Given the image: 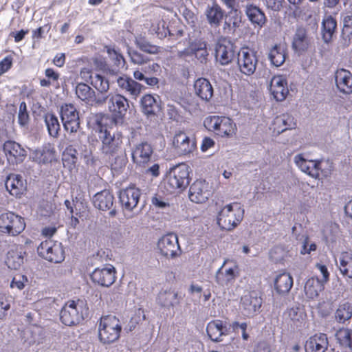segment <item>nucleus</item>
I'll return each mask as SVG.
<instances>
[{"label":"nucleus","instance_id":"obj_1","mask_svg":"<svg viewBox=\"0 0 352 352\" xmlns=\"http://www.w3.org/2000/svg\"><path fill=\"white\" fill-rule=\"evenodd\" d=\"M60 115L64 129L67 133V140L77 144L82 135L80 131V122L78 111L74 104L66 103L60 107Z\"/></svg>","mask_w":352,"mask_h":352},{"label":"nucleus","instance_id":"obj_2","mask_svg":"<svg viewBox=\"0 0 352 352\" xmlns=\"http://www.w3.org/2000/svg\"><path fill=\"white\" fill-rule=\"evenodd\" d=\"M244 209L239 203L227 204L218 212L217 222L219 226L226 230H232L242 221Z\"/></svg>","mask_w":352,"mask_h":352},{"label":"nucleus","instance_id":"obj_3","mask_svg":"<svg viewBox=\"0 0 352 352\" xmlns=\"http://www.w3.org/2000/svg\"><path fill=\"white\" fill-rule=\"evenodd\" d=\"M190 168L186 164H178L170 168L164 179V188L170 193L185 189L190 183Z\"/></svg>","mask_w":352,"mask_h":352},{"label":"nucleus","instance_id":"obj_4","mask_svg":"<svg viewBox=\"0 0 352 352\" xmlns=\"http://www.w3.org/2000/svg\"><path fill=\"white\" fill-rule=\"evenodd\" d=\"M86 302L78 299L69 300L60 312L61 322L67 326H74L81 322L87 313Z\"/></svg>","mask_w":352,"mask_h":352},{"label":"nucleus","instance_id":"obj_5","mask_svg":"<svg viewBox=\"0 0 352 352\" xmlns=\"http://www.w3.org/2000/svg\"><path fill=\"white\" fill-rule=\"evenodd\" d=\"M122 325L114 316H105L100 318L98 327V338L104 344H110L117 341L120 336Z\"/></svg>","mask_w":352,"mask_h":352},{"label":"nucleus","instance_id":"obj_6","mask_svg":"<svg viewBox=\"0 0 352 352\" xmlns=\"http://www.w3.org/2000/svg\"><path fill=\"white\" fill-rule=\"evenodd\" d=\"M99 138L102 142L100 150L108 157H113L122 151V136L117 133L111 135L107 130H100Z\"/></svg>","mask_w":352,"mask_h":352},{"label":"nucleus","instance_id":"obj_7","mask_svg":"<svg viewBox=\"0 0 352 352\" xmlns=\"http://www.w3.org/2000/svg\"><path fill=\"white\" fill-rule=\"evenodd\" d=\"M25 228V223L21 216L9 212L0 215V232L16 236Z\"/></svg>","mask_w":352,"mask_h":352},{"label":"nucleus","instance_id":"obj_8","mask_svg":"<svg viewBox=\"0 0 352 352\" xmlns=\"http://www.w3.org/2000/svg\"><path fill=\"white\" fill-rule=\"evenodd\" d=\"M38 254L45 259L54 263H61L65 259V251L60 243L46 240L37 248Z\"/></svg>","mask_w":352,"mask_h":352},{"label":"nucleus","instance_id":"obj_9","mask_svg":"<svg viewBox=\"0 0 352 352\" xmlns=\"http://www.w3.org/2000/svg\"><path fill=\"white\" fill-rule=\"evenodd\" d=\"M157 249L161 255L167 258H175L182 252L177 236L173 233L167 234L160 239Z\"/></svg>","mask_w":352,"mask_h":352},{"label":"nucleus","instance_id":"obj_10","mask_svg":"<svg viewBox=\"0 0 352 352\" xmlns=\"http://www.w3.org/2000/svg\"><path fill=\"white\" fill-rule=\"evenodd\" d=\"M235 47L229 40L220 39L215 46V58L221 65L230 64L235 57Z\"/></svg>","mask_w":352,"mask_h":352},{"label":"nucleus","instance_id":"obj_11","mask_svg":"<svg viewBox=\"0 0 352 352\" xmlns=\"http://www.w3.org/2000/svg\"><path fill=\"white\" fill-rule=\"evenodd\" d=\"M116 268L111 265H107L96 268L91 274V278L94 283L108 287L116 281Z\"/></svg>","mask_w":352,"mask_h":352},{"label":"nucleus","instance_id":"obj_12","mask_svg":"<svg viewBox=\"0 0 352 352\" xmlns=\"http://www.w3.org/2000/svg\"><path fill=\"white\" fill-rule=\"evenodd\" d=\"M258 59L256 53L248 49H243L238 54L237 64L240 72L245 75L250 76L256 70Z\"/></svg>","mask_w":352,"mask_h":352},{"label":"nucleus","instance_id":"obj_13","mask_svg":"<svg viewBox=\"0 0 352 352\" xmlns=\"http://www.w3.org/2000/svg\"><path fill=\"white\" fill-rule=\"evenodd\" d=\"M94 206L102 211L109 210V215L114 217L117 214V210L114 206V197L108 190L97 192L93 198Z\"/></svg>","mask_w":352,"mask_h":352},{"label":"nucleus","instance_id":"obj_14","mask_svg":"<svg viewBox=\"0 0 352 352\" xmlns=\"http://www.w3.org/2000/svg\"><path fill=\"white\" fill-rule=\"evenodd\" d=\"M294 160L302 172L313 177L317 178L319 176V171L323 173L325 176L330 173L329 171H324L322 169V162L321 161L307 160L302 154L296 155Z\"/></svg>","mask_w":352,"mask_h":352},{"label":"nucleus","instance_id":"obj_15","mask_svg":"<svg viewBox=\"0 0 352 352\" xmlns=\"http://www.w3.org/2000/svg\"><path fill=\"white\" fill-rule=\"evenodd\" d=\"M173 146L179 155H187L195 150L196 144L192 137L179 131L173 136Z\"/></svg>","mask_w":352,"mask_h":352},{"label":"nucleus","instance_id":"obj_16","mask_svg":"<svg viewBox=\"0 0 352 352\" xmlns=\"http://www.w3.org/2000/svg\"><path fill=\"white\" fill-rule=\"evenodd\" d=\"M189 199L196 204L206 202L210 196L208 184L205 180L198 179L190 186Z\"/></svg>","mask_w":352,"mask_h":352},{"label":"nucleus","instance_id":"obj_17","mask_svg":"<svg viewBox=\"0 0 352 352\" xmlns=\"http://www.w3.org/2000/svg\"><path fill=\"white\" fill-rule=\"evenodd\" d=\"M140 195L141 192L139 188L129 186L120 191V202L124 210L131 211L137 206Z\"/></svg>","mask_w":352,"mask_h":352},{"label":"nucleus","instance_id":"obj_18","mask_svg":"<svg viewBox=\"0 0 352 352\" xmlns=\"http://www.w3.org/2000/svg\"><path fill=\"white\" fill-rule=\"evenodd\" d=\"M153 148L150 144L144 142L138 144L132 152V160L139 166L145 167L151 162Z\"/></svg>","mask_w":352,"mask_h":352},{"label":"nucleus","instance_id":"obj_19","mask_svg":"<svg viewBox=\"0 0 352 352\" xmlns=\"http://www.w3.org/2000/svg\"><path fill=\"white\" fill-rule=\"evenodd\" d=\"M262 305V299L257 292L253 291L245 294L241 299L243 314L247 317L253 316Z\"/></svg>","mask_w":352,"mask_h":352},{"label":"nucleus","instance_id":"obj_20","mask_svg":"<svg viewBox=\"0 0 352 352\" xmlns=\"http://www.w3.org/2000/svg\"><path fill=\"white\" fill-rule=\"evenodd\" d=\"M107 105L114 119H122L129 107L128 100L120 94L111 95L108 100Z\"/></svg>","mask_w":352,"mask_h":352},{"label":"nucleus","instance_id":"obj_21","mask_svg":"<svg viewBox=\"0 0 352 352\" xmlns=\"http://www.w3.org/2000/svg\"><path fill=\"white\" fill-rule=\"evenodd\" d=\"M311 44V38L308 36L307 30L302 26L297 27L292 42V47L295 52L301 54L306 52Z\"/></svg>","mask_w":352,"mask_h":352},{"label":"nucleus","instance_id":"obj_22","mask_svg":"<svg viewBox=\"0 0 352 352\" xmlns=\"http://www.w3.org/2000/svg\"><path fill=\"white\" fill-rule=\"evenodd\" d=\"M3 152L10 163L22 162L26 156V151L21 145L14 141H7L3 146Z\"/></svg>","mask_w":352,"mask_h":352},{"label":"nucleus","instance_id":"obj_23","mask_svg":"<svg viewBox=\"0 0 352 352\" xmlns=\"http://www.w3.org/2000/svg\"><path fill=\"white\" fill-rule=\"evenodd\" d=\"M118 87L131 98L136 99L142 92L144 86L128 76H120L117 79Z\"/></svg>","mask_w":352,"mask_h":352},{"label":"nucleus","instance_id":"obj_24","mask_svg":"<svg viewBox=\"0 0 352 352\" xmlns=\"http://www.w3.org/2000/svg\"><path fill=\"white\" fill-rule=\"evenodd\" d=\"M329 346L327 336L319 333L309 337L305 344L306 352H325Z\"/></svg>","mask_w":352,"mask_h":352},{"label":"nucleus","instance_id":"obj_25","mask_svg":"<svg viewBox=\"0 0 352 352\" xmlns=\"http://www.w3.org/2000/svg\"><path fill=\"white\" fill-rule=\"evenodd\" d=\"M286 80L281 76H274L269 85L270 93L277 101H283L289 93Z\"/></svg>","mask_w":352,"mask_h":352},{"label":"nucleus","instance_id":"obj_26","mask_svg":"<svg viewBox=\"0 0 352 352\" xmlns=\"http://www.w3.org/2000/svg\"><path fill=\"white\" fill-rule=\"evenodd\" d=\"M338 89L344 94H352V74L344 69H338L335 74Z\"/></svg>","mask_w":352,"mask_h":352},{"label":"nucleus","instance_id":"obj_27","mask_svg":"<svg viewBox=\"0 0 352 352\" xmlns=\"http://www.w3.org/2000/svg\"><path fill=\"white\" fill-rule=\"evenodd\" d=\"M337 31V21L331 15L326 16L321 23L322 39L324 43L329 44Z\"/></svg>","mask_w":352,"mask_h":352},{"label":"nucleus","instance_id":"obj_28","mask_svg":"<svg viewBox=\"0 0 352 352\" xmlns=\"http://www.w3.org/2000/svg\"><path fill=\"white\" fill-rule=\"evenodd\" d=\"M224 11L216 2L208 5L204 14L209 25L212 28H217L224 16Z\"/></svg>","mask_w":352,"mask_h":352},{"label":"nucleus","instance_id":"obj_29","mask_svg":"<svg viewBox=\"0 0 352 352\" xmlns=\"http://www.w3.org/2000/svg\"><path fill=\"white\" fill-rule=\"evenodd\" d=\"M245 14L255 28L258 27V28H261L267 22V18L264 12L255 5H247L245 8Z\"/></svg>","mask_w":352,"mask_h":352},{"label":"nucleus","instance_id":"obj_30","mask_svg":"<svg viewBox=\"0 0 352 352\" xmlns=\"http://www.w3.org/2000/svg\"><path fill=\"white\" fill-rule=\"evenodd\" d=\"M142 111L147 116H154L160 111V97L151 94L144 95L140 100Z\"/></svg>","mask_w":352,"mask_h":352},{"label":"nucleus","instance_id":"obj_31","mask_svg":"<svg viewBox=\"0 0 352 352\" xmlns=\"http://www.w3.org/2000/svg\"><path fill=\"white\" fill-rule=\"evenodd\" d=\"M206 332L212 342H219L222 340L221 336L228 334V329L223 326L221 320H215L208 323Z\"/></svg>","mask_w":352,"mask_h":352},{"label":"nucleus","instance_id":"obj_32","mask_svg":"<svg viewBox=\"0 0 352 352\" xmlns=\"http://www.w3.org/2000/svg\"><path fill=\"white\" fill-rule=\"evenodd\" d=\"M194 89L196 95L203 100L209 101L213 96V87L206 78H198L195 82Z\"/></svg>","mask_w":352,"mask_h":352},{"label":"nucleus","instance_id":"obj_33","mask_svg":"<svg viewBox=\"0 0 352 352\" xmlns=\"http://www.w3.org/2000/svg\"><path fill=\"white\" fill-rule=\"evenodd\" d=\"M5 186L11 195L17 196L25 190V185L20 175L10 174L5 182Z\"/></svg>","mask_w":352,"mask_h":352},{"label":"nucleus","instance_id":"obj_34","mask_svg":"<svg viewBox=\"0 0 352 352\" xmlns=\"http://www.w3.org/2000/svg\"><path fill=\"white\" fill-rule=\"evenodd\" d=\"M342 29L340 34V43L343 47H349L352 42V15L342 16Z\"/></svg>","mask_w":352,"mask_h":352},{"label":"nucleus","instance_id":"obj_35","mask_svg":"<svg viewBox=\"0 0 352 352\" xmlns=\"http://www.w3.org/2000/svg\"><path fill=\"white\" fill-rule=\"evenodd\" d=\"M227 263V261H225L221 267L217 270L216 273V281L219 285H223L228 283L234 280L236 278V272L237 270V266L234 264L232 266L225 270L223 272V268Z\"/></svg>","mask_w":352,"mask_h":352},{"label":"nucleus","instance_id":"obj_36","mask_svg":"<svg viewBox=\"0 0 352 352\" xmlns=\"http://www.w3.org/2000/svg\"><path fill=\"white\" fill-rule=\"evenodd\" d=\"M275 129L278 133H283L287 130L295 129L296 122L294 118L289 113H283L277 116L274 120Z\"/></svg>","mask_w":352,"mask_h":352},{"label":"nucleus","instance_id":"obj_37","mask_svg":"<svg viewBox=\"0 0 352 352\" xmlns=\"http://www.w3.org/2000/svg\"><path fill=\"white\" fill-rule=\"evenodd\" d=\"M352 318V303L349 302H340L334 313L336 321L344 324Z\"/></svg>","mask_w":352,"mask_h":352},{"label":"nucleus","instance_id":"obj_38","mask_svg":"<svg viewBox=\"0 0 352 352\" xmlns=\"http://www.w3.org/2000/svg\"><path fill=\"white\" fill-rule=\"evenodd\" d=\"M292 285L293 278L288 273H282L278 274L274 280L275 289L280 294L288 293Z\"/></svg>","mask_w":352,"mask_h":352},{"label":"nucleus","instance_id":"obj_39","mask_svg":"<svg viewBox=\"0 0 352 352\" xmlns=\"http://www.w3.org/2000/svg\"><path fill=\"white\" fill-rule=\"evenodd\" d=\"M134 42L137 47L145 53L157 54L160 52L161 47L152 44L148 38L142 34L135 36Z\"/></svg>","mask_w":352,"mask_h":352},{"label":"nucleus","instance_id":"obj_40","mask_svg":"<svg viewBox=\"0 0 352 352\" xmlns=\"http://www.w3.org/2000/svg\"><path fill=\"white\" fill-rule=\"evenodd\" d=\"M324 284L318 278H309L304 287L307 298L314 299L318 297L319 293L324 289Z\"/></svg>","mask_w":352,"mask_h":352},{"label":"nucleus","instance_id":"obj_41","mask_svg":"<svg viewBox=\"0 0 352 352\" xmlns=\"http://www.w3.org/2000/svg\"><path fill=\"white\" fill-rule=\"evenodd\" d=\"M25 252L22 250H10L8 252L6 263L8 268L18 270L24 263V255Z\"/></svg>","mask_w":352,"mask_h":352},{"label":"nucleus","instance_id":"obj_42","mask_svg":"<svg viewBox=\"0 0 352 352\" xmlns=\"http://www.w3.org/2000/svg\"><path fill=\"white\" fill-rule=\"evenodd\" d=\"M285 49L280 45L273 46L268 54V58L275 67L281 66L285 61Z\"/></svg>","mask_w":352,"mask_h":352},{"label":"nucleus","instance_id":"obj_43","mask_svg":"<svg viewBox=\"0 0 352 352\" xmlns=\"http://www.w3.org/2000/svg\"><path fill=\"white\" fill-rule=\"evenodd\" d=\"M76 94L82 101L87 104H93L95 99V91L85 83H78L76 87Z\"/></svg>","mask_w":352,"mask_h":352},{"label":"nucleus","instance_id":"obj_44","mask_svg":"<svg viewBox=\"0 0 352 352\" xmlns=\"http://www.w3.org/2000/svg\"><path fill=\"white\" fill-rule=\"evenodd\" d=\"M69 143L70 144L63 152V162L65 166H68L69 168H72V166H75L78 160V151L74 146H78L80 143V140L78 142L77 144H74L72 142Z\"/></svg>","mask_w":352,"mask_h":352},{"label":"nucleus","instance_id":"obj_45","mask_svg":"<svg viewBox=\"0 0 352 352\" xmlns=\"http://www.w3.org/2000/svg\"><path fill=\"white\" fill-rule=\"evenodd\" d=\"M157 302L162 307H169L173 306L178 302L177 294L170 290L160 292Z\"/></svg>","mask_w":352,"mask_h":352},{"label":"nucleus","instance_id":"obj_46","mask_svg":"<svg viewBox=\"0 0 352 352\" xmlns=\"http://www.w3.org/2000/svg\"><path fill=\"white\" fill-rule=\"evenodd\" d=\"M48 133L51 137L56 138L60 130V125L58 118L53 113H46L44 117Z\"/></svg>","mask_w":352,"mask_h":352},{"label":"nucleus","instance_id":"obj_47","mask_svg":"<svg viewBox=\"0 0 352 352\" xmlns=\"http://www.w3.org/2000/svg\"><path fill=\"white\" fill-rule=\"evenodd\" d=\"M338 342L344 348L352 349V330L347 328H342L336 333Z\"/></svg>","mask_w":352,"mask_h":352},{"label":"nucleus","instance_id":"obj_48","mask_svg":"<svg viewBox=\"0 0 352 352\" xmlns=\"http://www.w3.org/2000/svg\"><path fill=\"white\" fill-rule=\"evenodd\" d=\"M339 268L344 276L352 278V255L345 252L340 258Z\"/></svg>","mask_w":352,"mask_h":352},{"label":"nucleus","instance_id":"obj_49","mask_svg":"<svg viewBox=\"0 0 352 352\" xmlns=\"http://www.w3.org/2000/svg\"><path fill=\"white\" fill-rule=\"evenodd\" d=\"M235 125L232 121L226 117H223L216 134L221 136H230L234 133Z\"/></svg>","mask_w":352,"mask_h":352},{"label":"nucleus","instance_id":"obj_50","mask_svg":"<svg viewBox=\"0 0 352 352\" xmlns=\"http://www.w3.org/2000/svg\"><path fill=\"white\" fill-rule=\"evenodd\" d=\"M146 319L144 311L139 308L135 310L134 315L131 317L129 322L125 327L124 329L127 331H132L136 326Z\"/></svg>","mask_w":352,"mask_h":352},{"label":"nucleus","instance_id":"obj_51","mask_svg":"<svg viewBox=\"0 0 352 352\" xmlns=\"http://www.w3.org/2000/svg\"><path fill=\"white\" fill-rule=\"evenodd\" d=\"M91 85L101 94L107 93L109 89V81L100 74L91 76Z\"/></svg>","mask_w":352,"mask_h":352},{"label":"nucleus","instance_id":"obj_52","mask_svg":"<svg viewBox=\"0 0 352 352\" xmlns=\"http://www.w3.org/2000/svg\"><path fill=\"white\" fill-rule=\"evenodd\" d=\"M17 117L18 123L21 127L28 126L30 118L28 111L27 104L25 102L20 103Z\"/></svg>","mask_w":352,"mask_h":352},{"label":"nucleus","instance_id":"obj_53","mask_svg":"<svg viewBox=\"0 0 352 352\" xmlns=\"http://www.w3.org/2000/svg\"><path fill=\"white\" fill-rule=\"evenodd\" d=\"M106 49L109 58L113 61L114 65L119 68L123 67L125 63L123 56L114 48L107 46Z\"/></svg>","mask_w":352,"mask_h":352},{"label":"nucleus","instance_id":"obj_54","mask_svg":"<svg viewBox=\"0 0 352 352\" xmlns=\"http://www.w3.org/2000/svg\"><path fill=\"white\" fill-rule=\"evenodd\" d=\"M109 159L111 162L112 169L116 170L122 169L126 164V158L123 154L122 151L119 154H116L113 157H109Z\"/></svg>","mask_w":352,"mask_h":352},{"label":"nucleus","instance_id":"obj_55","mask_svg":"<svg viewBox=\"0 0 352 352\" xmlns=\"http://www.w3.org/2000/svg\"><path fill=\"white\" fill-rule=\"evenodd\" d=\"M240 8H236V9H230L229 12L230 18L229 21L231 22V25L232 28L236 30L241 23V12L239 10Z\"/></svg>","mask_w":352,"mask_h":352},{"label":"nucleus","instance_id":"obj_56","mask_svg":"<svg viewBox=\"0 0 352 352\" xmlns=\"http://www.w3.org/2000/svg\"><path fill=\"white\" fill-rule=\"evenodd\" d=\"M222 118L219 116H210L206 118L204 120V126L210 131H214L215 133L218 130L220 122H222Z\"/></svg>","mask_w":352,"mask_h":352},{"label":"nucleus","instance_id":"obj_57","mask_svg":"<svg viewBox=\"0 0 352 352\" xmlns=\"http://www.w3.org/2000/svg\"><path fill=\"white\" fill-rule=\"evenodd\" d=\"M288 315L289 318L294 322H301L304 320V312L298 307H293L289 309Z\"/></svg>","mask_w":352,"mask_h":352},{"label":"nucleus","instance_id":"obj_58","mask_svg":"<svg viewBox=\"0 0 352 352\" xmlns=\"http://www.w3.org/2000/svg\"><path fill=\"white\" fill-rule=\"evenodd\" d=\"M28 278L23 275H16L15 276L11 283L10 287L12 288H17L19 290H21L24 288L25 283H28Z\"/></svg>","mask_w":352,"mask_h":352},{"label":"nucleus","instance_id":"obj_59","mask_svg":"<svg viewBox=\"0 0 352 352\" xmlns=\"http://www.w3.org/2000/svg\"><path fill=\"white\" fill-rule=\"evenodd\" d=\"M284 3V0H265V5L267 8L274 12L280 11Z\"/></svg>","mask_w":352,"mask_h":352},{"label":"nucleus","instance_id":"obj_60","mask_svg":"<svg viewBox=\"0 0 352 352\" xmlns=\"http://www.w3.org/2000/svg\"><path fill=\"white\" fill-rule=\"evenodd\" d=\"M129 56L131 62L137 65L144 64L148 60L143 54L135 50L129 52Z\"/></svg>","mask_w":352,"mask_h":352},{"label":"nucleus","instance_id":"obj_61","mask_svg":"<svg viewBox=\"0 0 352 352\" xmlns=\"http://www.w3.org/2000/svg\"><path fill=\"white\" fill-rule=\"evenodd\" d=\"M189 47L191 52L193 54L197 51L204 50V48L207 47V43L205 41L201 39L195 40L190 43Z\"/></svg>","mask_w":352,"mask_h":352},{"label":"nucleus","instance_id":"obj_62","mask_svg":"<svg viewBox=\"0 0 352 352\" xmlns=\"http://www.w3.org/2000/svg\"><path fill=\"white\" fill-rule=\"evenodd\" d=\"M12 58L10 56L5 57L0 62V76L8 72L12 67Z\"/></svg>","mask_w":352,"mask_h":352},{"label":"nucleus","instance_id":"obj_63","mask_svg":"<svg viewBox=\"0 0 352 352\" xmlns=\"http://www.w3.org/2000/svg\"><path fill=\"white\" fill-rule=\"evenodd\" d=\"M10 308V304L3 296H0V320L6 316V311Z\"/></svg>","mask_w":352,"mask_h":352},{"label":"nucleus","instance_id":"obj_64","mask_svg":"<svg viewBox=\"0 0 352 352\" xmlns=\"http://www.w3.org/2000/svg\"><path fill=\"white\" fill-rule=\"evenodd\" d=\"M193 54H195V57L197 58V60L201 63H206L207 58H208V51H207V47L204 48V50H201L199 51H197V52L193 53Z\"/></svg>","mask_w":352,"mask_h":352}]
</instances>
